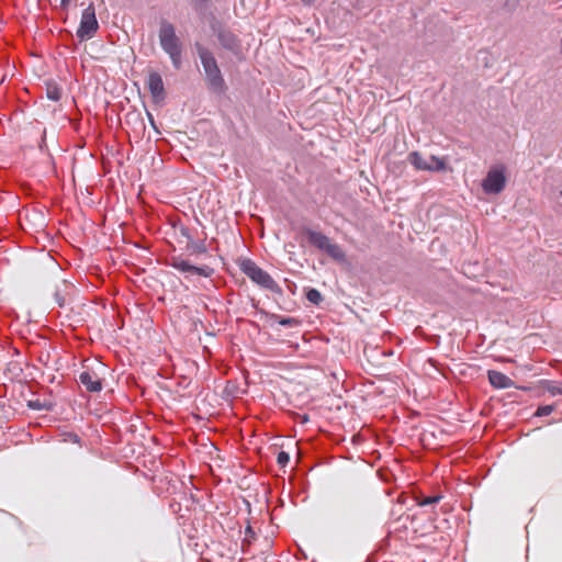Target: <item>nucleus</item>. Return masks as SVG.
Returning a JSON list of instances; mask_svg holds the SVG:
<instances>
[{"label": "nucleus", "instance_id": "nucleus-1", "mask_svg": "<svg viewBox=\"0 0 562 562\" xmlns=\"http://www.w3.org/2000/svg\"><path fill=\"white\" fill-rule=\"evenodd\" d=\"M194 49L202 64L209 90L217 95L224 94L227 86L214 54L200 42L194 43Z\"/></svg>", "mask_w": 562, "mask_h": 562}, {"label": "nucleus", "instance_id": "nucleus-2", "mask_svg": "<svg viewBox=\"0 0 562 562\" xmlns=\"http://www.w3.org/2000/svg\"><path fill=\"white\" fill-rule=\"evenodd\" d=\"M159 44L162 50L169 56L175 69H180L182 66V44L176 34V27L169 21L162 19L159 23Z\"/></svg>", "mask_w": 562, "mask_h": 562}, {"label": "nucleus", "instance_id": "nucleus-3", "mask_svg": "<svg viewBox=\"0 0 562 562\" xmlns=\"http://www.w3.org/2000/svg\"><path fill=\"white\" fill-rule=\"evenodd\" d=\"M240 271L246 274L254 283L263 290L272 293L282 294L281 286L273 280V278L263 269H261L251 259H243L239 263Z\"/></svg>", "mask_w": 562, "mask_h": 562}, {"label": "nucleus", "instance_id": "nucleus-4", "mask_svg": "<svg viewBox=\"0 0 562 562\" xmlns=\"http://www.w3.org/2000/svg\"><path fill=\"white\" fill-rule=\"evenodd\" d=\"M303 233L307 236L308 243L315 248L325 251L330 258L338 262L346 260V254L342 248L321 232L313 231L308 227L303 229Z\"/></svg>", "mask_w": 562, "mask_h": 562}, {"label": "nucleus", "instance_id": "nucleus-5", "mask_svg": "<svg viewBox=\"0 0 562 562\" xmlns=\"http://www.w3.org/2000/svg\"><path fill=\"white\" fill-rule=\"evenodd\" d=\"M99 30V23L95 18V8L90 3L81 14L79 27L77 30V37L83 42L92 38Z\"/></svg>", "mask_w": 562, "mask_h": 562}, {"label": "nucleus", "instance_id": "nucleus-6", "mask_svg": "<svg viewBox=\"0 0 562 562\" xmlns=\"http://www.w3.org/2000/svg\"><path fill=\"white\" fill-rule=\"evenodd\" d=\"M506 186L505 168L503 166L491 168L482 181V189L486 194H498Z\"/></svg>", "mask_w": 562, "mask_h": 562}, {"label": "nucleus", "instance_id": "nucleus-7", "mask_svg": "<svg viewBox=\"0 0 562 562\" xmlns=\"http://www.w3.org/2000/svg\"><path fill=\"white\" fill-rule=\"evenodd\" d=\"M168 265L182 273L198 274L204 278H210L214 273L213 268L209 266H194L182 256H172Z\"/></svg>", "mask_w": 562, "mask_h": 562}, {"label": "nucleus", "instance_id": "nucleus-8", "mask_svg": "<svg viewBox=\"0 0 562 562\" xmlns=\"http://www.w3.org/2000/svg\"><path fill=\"white\" fill-rule=\"evenodd\" d=\"M212 30L220 43V45L234 54L240 50V40L229 29L222 25H213Z\"/></svg>", "mask_w": 562, "mask_h": 562}, {"label": "nucleus", "instance_id": "nucleus-9", "mask_svg": "<svg viewBox=\"0 0 562 562\" xmlns=\"http://www.w3.org/2000/svg\"><path fill=\"white\" fill-rule=\"evenodd\" d=\"M75 292L76 288L71 282L67 280H61L59 283L55 285L53 297L55 303L59 307L64 308L72 302V295L75 294Z\"/></svg>", "mask_w": 562, "mask_h": 562}, {"label": "nucleus", "instance_id": "nucleus-10", "mask_svg": "<svg viewBox=\"0 0 562 562\" xmlns=\"http://www.w3.org/2000/svg\"><path fill=\"white\" fill-rule=\"evenodd\" d=\"M147 87L155 102H159L165 99V86L162 78L159 72L150 71L147 78Z\"/></svg>", "mask_w": 562, "mask_h": 562}, {"label": "nucleus", "instance_id": "nucleus-11", "mask_svg": "<svg viewBox=\"0 0 562 562\" xmlns=\"http://www.w3.org/2000/svg\"><path fill=\"white\" fill-rule=\"evenodd\" d=\"M78 382L85 386L88 392H100L103 387L102 380L94 372L82 371L79 373Z\"/></svg>", "mask_w": 562, "mask_h": 562}, {"label": "nucleus", "instance_id": "nucleus-12", "mask_svg": "<svg viewBox=\"0 0 562 562\" xmlns=\"http://www.w3.org/2000/svg\"><path fill=\"white\" fill-rule=\"evenodd\" d=\"M487 378L491 385L496 389H509L514 386V381L499 371L488 370Z\"/></svg>", "mask_w": 562, "mask_h": 562}, {"label": "nucleus", "instance_id": "nucleus-13", "mask_svg": "<svg viewBox=\"0 0 562 562\" xmlns=\"http://www.w3.org/2000/svg\"><path fill=\"white\" fill-rule=\"evenodd\" d=\"M186 250L190 255H203L207 252V247L204 240H194L193 238L187 243Z\"/></svg>", "mask_w": 562, "mask_h": 562}, {"label": "nucleus", "instance_id": "nucleus-14", "mask_svg": "<svg viewBox=\"0 0 562 562\" xmlns=\"http://www.w3.org/2000/svg\"><path fill=\"white\" fill-rule=\"evenodd\" d=\"M408 161L417 170H428V160H426L418 151H412L408 155Z\"/></svg>", "mask_w": 562, "mask_h": 562}, {"label": "nucleus", "instance_id": "nucleus-15", "mask_svg": "<svg viewBox=\"0 0 562 562\" xmlns=\"http://www.w3.org/2000/svg\"><path fill=\"white\" fill-rule=\"evenodd\" d=\"M55 404L50 401L31 400L27 402V407L34 411H47L52 412Z\"/></svg>", "mask_w": 562, "mask_h": 562}, {"label": "nucleus", "instance_id": "nucleus-16", "mask_svg": "<svg viewBox=\"0 0 562 562\" xmlns=\"http://www.w3.org/2000/svg\"><path fill=\"white\" fill-rule=\"evenodd\" d=\"M61 88L56 82H48L46 87V97L52 101H59L61 99Z\"/></svg>", "mask_w": 562, "mask_h": 562}, {"label": "nucleus", "instance_id": "nucleus-17", "mask_svg": "<svg viewBox=\"0 0 562 562\" xmlns=\"http://www.w3.org/2000/svg\"><path fill=\"white\" fill-rule=\"evenodd\" d=\"M305 296L308 302L317 306H319L324 301V296L322 295V293L314 288H308L305 292Z\"/></svg>", "mask_w": 562, "mask_h": 562}, {"label": "nucleus", "instance_id": "nucleus-18", "mask_svg": "<svg viewBox=\"0 0 562 562\" xmlns=\"http://www.w3.org/2000/svg\"><path fill=\"white\" fill-rule=\"evenodd\" d=\"M269 316L271 319H274L283 327H294L300 324V321L294 317H284L278 314H270Z\"/></svg>", "mask_w": 562, "mask_h": 562}, {"label": "nucleus", "instance_id": "nucleus-19", "mask_svg": "<svg viewBox=\"0 0 562 562\" xmlns=\"http://www.w3.org/2000/svg\"><path fill=\"white\" fill-rule=\"evenodd\" d=\"M428 171H441L446 168V162L443 159L437 157V156H430L428 160Z\"/></svg>", "mask_w": 562, "mask_h": 562}, {"label": "nucleus", "instance_id": "nucleus-20", "mask_svg": "<svg viewBox=\"0 0 562 562\" xmlns=\"http://www.w3.org/2000/svg\"><path fill=\"white\" fill-rule=\"evenodd\" d=\"M442 496L440 494H436V495H432V496H423V495H419L416 497V502L419 506H427V505H432V504H437L441 501Z\"/></svg>", "mask_w": 562, "mask_h": 562}, {"label": "nucleus", "instance_id": "nucleus-21", "mask_svg": "<svg viewBox=\"0 0 562 562\" xmlns=\"http://www.w3.org/2000/svg\"><path fill=\"white\" fill-rule=\"evenodd\" d=\"M503 1V9L506 11V12H514L518 4H519V0H502Z\"/></svg>", "mask_w": 562, "mask_h": 562}, {"label": "nucleus", "instance_id": "nucleus-22", "mask_svg": "<svg viewBox=\"0 0 562 562\" xmlns=\"http://www.w3.org/2000/svg\"><path fill=\"white\" fill-rule=\"evenodd\" d=\"M552 405H541L537 408L535 416L542 417V416H549L553 412Z\"/></svg>", "mask_w": 562, "mask_h": 562}, {"label": "nucleus", "instance_id": "nucleus-23", "mask_svg": "<svg viewBox=\"0 0 562 562\" xmlns=\"http://www.w3.org/2000/svg\"><path fill=\"white\" fill-rule=\"evenodd\" d=\"M277 462L281 468H284L290 462V454L285 451H280L277 456Z\"/></svg>", "mask_w": 562, "mask_h": 562}, {"label": "nucleus", "instance_id": "nucleus-24", "mask_svg": "<svg viewBox=\"0 0 562 562\" xmlns=\"http://www.w3.org/2000/svg\"><path fill=\"white\" fill-rule=\"evenodd\" d=\"M192 1V4H193V8L196 10V11H201V10H204L210 0H191Z\"/></svg>", "mask_w": 562, "mask_h": 562}, {"label": "nucleus", "instance_id": "nucleus-25", "mask_svg": "<svg viewBox=\"0 0 562 562\" xmlns=\"http://www.w3.org/2000/svg\"><path fill=\"white\" fill-rule=\"evenodd\" d=\"M179 234L187 239V243L190 241V239H193L190 229L186 226H180Z\"/></svg>", "mask_w": 562, "mask_h": 562}, {"label": "nucleus", "instance_id": "nucleus-26", "mask_svg": "<svg viewBox=\"0 0 562 562\" xmlns=\"http://www.w3.org/2000/svg\"><path fill=\"white\" fill-rule=\"evenodd\" d=\"M548 391L552 395L562 394V386H560V385H551V386L548 387Z\"/></svg>", "mask_w": 562, "mask_h": 562}, {"label": "nucleus", "instance_id": "nucleus-27", "mask_svg": "<svg viewBox=\"0 0 562 562\" xmlns=\"http://www.w3.org/2000/svg\"><path fill=\"white\" fill-rule=\"evenodd\" d=\"M245 533H246L247 537H250V538H255V535H256L250 526H248L246 528Z\"/></svg>", "mask_w": 562, "mask_h": 562}, {"label": "nucleus", "instance_id": "nucleus-28", "mask_svg": "<svg viewBox=\"0 0 562 562\" xmlns=\"http://www.w3.org/2000/svg\"><path fill=\"white\" fill-rule=\"evenodd\" d=\"M71 0H61L60 7L61 9H67Z\"/></svg>", "mask_w": 562, "mask_h": 562}, {"label": "nucleus", "instance_id": "nucleus-29", "mask_svg": "<svg viewBox=\"0 0 562 562\" xmlns=\"http://www.w3.org/2000/svg\"><path fill=\"white\" fill-rule=\"evenodd\" d=\"M71 436H72V441H74V442H78V441H79V437H78V435L74 434V435H71Z\"/></svg>", "mask_w": 562, "mask_h": 562}, {"label": "nucleus", "instance_id": "nucleus-30", "mask_svg": "<svg viewBox=\"0 0 562 562\" xmlns=\"http://www.w3.org/2000/svg\"><path fill=\"white\" fill-rule=\"evenodd\" d=\"M313 1H314V0H302V2H303L304 4H311V3H313Z\"/></svg>", "mask_w": 562, "mask_h": 562}, {"label": "nucleus", "instance_id": "nucleus-31", "mask_svg": "<svg viewBox=\"0 0 562 562\" xmlns=\"http://www.w3.org/2000/svg\"><path fill=\"white\" fill-rule=\"evenodd\" d=\"M252 306H254L255 308H257V307H258V302H257L256 300H254V299H252Z\"/></svg>", "mask_w": 562, "mask_h": 562}, {"label": "nucleus", "instance_id": "nucleus-32", "mask_svg": "<svg viewBox=\"0 0 562 562\" xmlns=\"http://www.w3.org/2000/svg\"><path fill=\"white\" fill-rule=\"evenodd\" d=\"M428 362H429L432 367H435V366H436V361H435L434 359H429V360H428Z\"/></svg>", "mask_w": 562, "mask_h": 562}, {"label": "nucleus", "instance_id": "nucleus-33", "mask_svg": "<svg viewBox=\"0 0 562 562\" xmlns=\"http://www.w3.org/2000/svg\"><path fill=\"white\" fill-rule=\"evenodd\" d=\"M148 115H149L150 123L154 125V119H153L151 114H148Z\"/></svg>", "mask_w": 562, "mask_h": 562}, {"label": "nucleus", "instance_id": "nucleus-34", "mask_svg": "<svg viewBox=\"0 0 562 562\" xmlns=\"http://www.w3.org/2000/svg\"><path fill=\"white\" fill-rule=\"evenodd\" d=\"M303 420H304V422H307V420H308L307 415H305V416L303 417Z\"/></svg>", "mask_w": 562, "mask_h": 562}]
</instances>
